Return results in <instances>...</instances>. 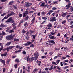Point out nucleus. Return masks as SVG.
Listing matches in <instances>:
<instances>
[{
  "mask_svg": "<svg viewBox=\"0 0 73 73\" xmlns=\"http://www.w3.org/2000/svg\"><path fill=\"white\" fill-rule=\"evenodd\" d=\"M66 3L68 2L69 3L67 5H66L65 6V8L66 9H69L70 8V5H71V3H70V0H64Z\"/></svg>",
  "mask_w": 73,
  "mask_h": 73,
  "instance_id": "obj_1",
  "label": "nucleus"
},
{
  "mask_svg": "<svg viewBox=\"0 0 73 73\" xmlns=\"http://www.w3.org/2000/svg\"><path fill=\"white\" fill-rule=\"evenodd\" d=\"M34 55L35 57V59L34 61H37V58H38V57L39 56V54H38V52L35 53L34 54Z\"/></svg>",
  "mask_w": 73,
  "mask_h": 73,
  "instance_id": "obj_2",
  "label": "nucleus"
},
{
  "mask_svg": "<svg viewBox=\"0 0 73 73\" xmlns=\"http://www.w3.org/2000/svg\"><path fill=\"white\" fill-rule=\"evenodd\" d=\"M6 39L7 40H12V35L11 34L10 35H8L6 37Z\"/></svg>",
  "mask_w": 73,
  "mask_h": 73,
  "instance_id": "obj_3",
  "label": "nucleus"
},
{
  "mask_svg": "<svg viewBox=\"0 0 73 73\" xmlns=\"http://www.w3.org/2000/svg\"><path fill=\"white\" fill-rule=\"evenodd\" d=\"M57 19H56L55 17H52L50 18V21H52V22H53L54 21H56Z\"/></svg>",
  "mask_w": 73,
  "mask_h": 73,
  "instance_id": "obj_4",
  "label": "nucleus"
},
{
  "mask_svg": "<svg viewBox=\"0 0 73 73\" xmlns=\"http://www.w3.org/2000/svg\"><path fill=\"white\" fill-rule=\"evenodd\" d=\"M32 5V3L28 2H27V3H26L25 5V7H29V6Z\"/></svg>",
  "mask_w": 73,
  "mask_h": 73,
  "instance_id": "obj_5",
  "label": "nucleus"
},
{
  "mask_svg": "<svg viewBox=\"0 0 73 73\" xmlns=\"http://www.w3.org/2000/svg\"><path fill=\"white\" fill-rule=\"evenodd\" d=\"M36 58L35 57H31L30 58V60L29 61V62H31L32 61H33L34 60H35Z\"/></svg>",
  "mask_w": 73,
  "mask_h": 73,
  "instance_id": "obj_6",
  "label": "nucleus"
},
{
  "mask_svg": "<svg viewBox=\"0 0 73 73\" xmlns=\"http://www.w3.org/2000/svg\"><path fill=\"white\" fill-rule=\"evenodd\" d=\"M12 20V17L9 18L8 20L6 21L7 23H10Z\"/></svg>",
  "mask_w": 73,
  "mask_h": 73,
  "instance_id": "obj_7",
  "label": "nucleus"
},
{
  "mask_svg": "<svg viewBox=\"0 0 73 73\" xmlns=\"http://www.w3.org/2000/svg\"><path fill=\"white\" fill-rule=\"evenodd\" d=\"M47 27H48V29H50V28L52 27V24L51 23H49L47 25Z\"/></svg>",
  "mask_w": 73,
  "mask_h": 73,
  "instance_id": "obj_8",
  "label": "nucleus"
},
{
  "mask_svg": "<svg viewBox=\"0 0 73 73\" xmlns=\"http://www.w3.org/2000/svg\"><path fill=\"white\" fill-rule=\"evenodd\" d=\"M28 12L27 11H26L23 13V17H26V15H28Z\"/></svg>",
  "mask_w": 73,
  "mask_h": 73,
  "instance_id": "obj_9",
  "label": "nucleus"
},
{
  "mask_svg": "<svg viewBox=\"0 0 73 73\" xmlns=\"http://www.w3.org/2000/svg\"><path fill=\"white\" fill-rule=\"evenodd\" d=\"M47 42H50V43H53L52 45H54V44H56V42L53 40H49L47 41Z\"/></svg>",
  "mask_w": 73,
  "mask_h": 73,
  "instance_id": "obj_10",
  "label": "nucleus"
},
{
  "mask_svg": "<svg viewBox=\"0 0 73 73\" xmlns=\"http://www.w3.org/2000/svg\"><path fill=\"white\" fill-rule=\"evenodd\" d=\"M53 12V10H49L48 11V12L47 14V16H48V15H50L51 14V13H52V12Z\"/></svg>",
  "mask_w": 73,
  "mask_h": 73,
  "instance_id": "obj_11",
  "label": "nucleus"
},
{
  "mask_svg": "<svg viewBox=\"0 0 73 73\" xmlns=\"http://www.w3.org/2000/svg\"><path fill=\"white\" fill-rule=\"evenodd\" d=\"M35 17H34V18L31 20V22L30 24L31 25H32V24H33V23H35Z\"/></svg>",
  "mask_w": 73,
  "mask_h": 73,
  "instance_id": "obj_12",
  "label": "nucleus"
},
{
  "mask_svg": "<svg viewBox=\"0 0 73 73\" xmlns=\"http://www.w3.org/2000/svg\"><path fill=\"white\" fill-rule=\"evenodd\" d=\"M7 52H5V53L1 54V56L2 57H6L7 56Z\"/></svg>",
  "mask_w": 73,
  "mask_h": 73,
  "instance_id": "obj_13",
  "label": "nucleus"
},
{
  "mask_svg": "<svg viewBox=\"0 0 73 73\" xmlns=\"http://www.w3.org/2000/svg\"><path fill=\"white\" fill-rule=\"evenodd\" d=\"M7 26L6 25H4L3 23H1V27L2 28H4V27H6Z\"/></svg>",
  "mask_w": 73,
  "mask_h": 73,
  "instance_id": "obj_14",
  "label": "nucleus"
},
{
  "mask_svg": "<svg viewBox=\"0 0 73 73\" xmlns=\"http://www.w3.org/2000/svg\"><path fill=\"white\" fill-rule=\"evenodd\" d=\"M13 4H15V2L14 1H10L9 3V5H12Z\"/></svg>",
  "mask_w": 73,
  "mask_h": 73,
  "instance_id": "obj_15",
  "label": "nucleus"
},
{
  "mask_svg": "<svg viewBox=\"0 0 73 73\" xmlns=\"http://www.w3.org/2000/svg\"><path fill=\"white\" fill-rule=\"evenodd\" d=\"M0 60L1 62L3 64H5V60H3L1 58L0 59Z\"/></svg>",
  "mask_w": 73,
  "mask_h": 73,
  "instance_id": "obj_16",
  "label": "nucleus"
},
{
  "mask_svg": "<svg viewBox=\"0 0 73 73\" xmlns=\"http://www.w3.org/2000/svg\"><path fill=\"white\" fill-rule=\"evenodd\" d=\"M25 18H24V20H25V21H27V20H28V19L29 18V17L28 16V15H27V17H25Z\"/></svg>",
  "mask_w": 73,
  "mask_h": 73,
  "instance_id": "obj_17",
  "label": "nucleus"
},
{
  "mask_svg": "<svg viewBox=\"0 0 73 73\" xmlns=\"http://www.w3.org/2000/svg\"><path fill=\"white\" fill-rule=\"evenodd\" d=\"M70 12H72L73 11V7L72 6H70Z\"/></svg>",
  "mask_w": 73,
  "mask_h": 73,
  "instance_id": "obj_18",
  "label": "nucleus"
},
{
  "mask_svg": "<svg viewBox=\"0 0 73 73\" xmlns=\"http://www.w3.org/2000/svg\"><path fill=\"white\" fill-rule=\"evenodd\" d=\"M29 36L28 35H26L25 36V39L27 40H28L29 39Z\"/></svg>",
  "mask_w": 73,
  "mask_h": 73,
  "instance_id": "obj_19",
  "label": "nucleus"
},
{
  "mask_svg": "<svg viewBox=\"0 0 73 73\" xmlns=\"http://www.w3.org/2000/svg\"><path fill=\"white\" fill-rule=\"evenodd\" d=\"M16 24V23H14L12 24V25L13 26V29H16V26H15Z\"/></svg>",
  "mask_w": 73,
  "mask_h": 73,
  "instance_id": "obj_20",
  "label": "nucleus"
},
{
  "mask_svg": "<svg viewBox=\"0 0 73 73\" xmlns=\"http://www.w3.org/2000/svg\"><path fill=\"white\" fill-rule=\"evenodd\" d=\"M10 15H11V16H13V15H15L16 14L15 13V12L13 11H11L10 13Z\"/></svg>",
  "mask_w": 73,
  "mask_h": 73,
  "instance_id": "obj_21",
  "label": "nucleus"
},
{
  "mask_svg": "<svg viewBox=\"0 0 73 73\" xmlns=\"http://www.w3.org/2000/svg\"><path fill=\"white\" fill-rule=\"evenodd\" d=\"M12 42H8L6 44V45L7 46H8L9 45H11V44Z\"/></svg>",
  "mask_w": 73,
  "mask_h": 73,
  "instance_id": "obj_22",
  "label": "nucleus"
},
{
  "mask_svg": "<svg viewBox=\"0 0 73 73\" xmlns=\"http://www.w3.org/2000/svg\"><path fill=\"white\" fill-rule=\"evenodd\" d=\"M15 46H10L9 47V48L10 50L12 49L13 48H15Z\"/></svg>",
  "mask_w": 73,
  "mask_h": 73,
  "instance_id": "obj_23",
  "label": "nucleus"
},
{
  "mask_svg": "<svg viewBox=\"0 0 73 73\" xmlns=\"http://www.w3.org/2000/svg\"><path fill=\"white\" fill-rule=\"evenodd\" d=\"M36 63L38 64H41V61H38V60L36 61Z\"/></svg>",
  "mask_w": 73,
  "mask_h": 73,
  "instance_id": "obj_24",
  "label": "nucleus"
},
{
  "mask_svg": "<svg viewBox=\"0 0 73 73\" xmlns=\"http://www.w3.org/2000/svg\"><path fill=\"white\" fill-rule=\"evenodd\" d=\"M56 38V37H54V36H52L50 38V39H51V40H53V39H55V38Z\"/></svg>",
  "mask_w": 73,
  "mask_h": 73,
  "instance_id": "obj_25",
  "label": "nucleus"
},
{
  "mask_svg": "<svg viewBox=\"0 0 73 73\" xmlns=\"http://www.w3.org/2000/svg\"><path fill=\"white\" fill-rule=\"evenodd\" d=\"M21 33H26V31H25V29H23L21 32Z\"/></svg>",
  "mask_w": 73,
  "mask_h": 73,
  "instance_id": "obj_26",
  "label": "nucleus"
},
{
  "mask_svg": "<svg viewBox=\"0 0 73 73\" xmlns=\"http://www.w3.org/2000/svg\"><path fill=\"white\" fill-rule=\"evenodd\" d=\"M66 15V12L62 14V17H65Z\"/></svg>",
  "mask_w": 73,
  "mask_h": 73,
  "instance_id": "obj_27",
  "label": "nucleus"
},
{
  "mask_svg": "<svg viewBox=\"0 0 73 73\" xmlns=\"http://www.w3.org/2000/svg\"><path fill=\"white\" fill-rule=\"evenodd\" d=\"M28 22H26L25 23L24 26H28Z\"/></svg>",
  "mask_w": 73,
  "mask_h": 73,
  "instance_id": "obj_28",
  "label": "nucleus"
},
{
  "mask_svg": "<svg viewBox=\"0 0 73 73\" xmlns=\"http://www.w3.org/2000/svg\"><path fill=\"white\" fill-rule=\"evenodd\" d=\"M15 61L16 62H17L18 63H19V62H20V60H19V59H15Z\"/></svg>",
  "mask_w": 73,
  "mask_h": 73,
  "instance_id": "obj_29",
  "label": "nucleus"
},
{
  "mask_svg": "<svg viewBox=\"0 0 73 73\" xmlns=\"http://www.w3.org/2000/svg\"><path fill=\"white\" fill-rule=\"evenodd\" d=\"M31 36L32 37H33V39H34V40H35V38H36V36L33 35H32Z\"/></svg>",
  "mask_w": 73,
  "mask_h": 73,
  "instance_id": "obj_30",
  "label": "nucleus"
},
{
  "mask_svg": "<svg viewBox=\"0 0 73 73\" xmlns=\"http://www.w3.org/2000/svg\"><path fill=\"white\" fill-rule=\"evenodd\" d=\"M21 52V50H19L18 51H15L14 52V53H19V52Z\"/></svg>",
  "mask_w": 73,
  "mask_h": 73,
  "instance_id": "obj_31",
  "label": "nucleus"
},
{
  "mask_svg": "<svg viewBox=\"0 0 73 73\" xmlns=\"http://www.w3.org/2000/svg\"><path fill=\"white\" fill-rule=\"evenodd\" d=\"M45 4V2H43L42 3V4L41 5H40V7H44V5Z\"/></svg>",
  "mask_w": 73,
  "mask_h": 73,
  "instance_id": "obj_32",
  "label": "nucleus"
},
{
  "mask_svg": "<svg viewBox=\"0 0 73 73\" xmlns=\"http://www.w3.org/2000/svg\"><path fill=\"white\" fill-rule=\"evenodd\" d=\"M3 45H2V46L1 47V48H0V52H1V51L3 50Z\"/></svg>",
  "mask_w": 73,
  "mask_h": 73,
  "instance_id": "obj_33",
  "label": "nucleus"
},
{
  "mask_svg": "<svg viewBox=\"0 0 73 73\" xmlns=\"http://www.w3.org/2000/svg\"><path fill=\"white\" fill-rule=\"evenodd\" d=\"M42 19L44 20H47V17H42Z\"/></svg>",
  "mask_w": 73,
  "mask_h": 73,
  "instance_id": "obj_34",
  "label": "nucleus"
},
{
  "mask_svg": "<svg viewBox=\"0 0 73 73\" xmlns=\"http://www.w3.org/2000/svg\"><path fill=\"white\" fill-rule=\"evenodd\" d=\"M68 61V60H65V61H64L63 62V64H67V63H65V62H67Z\"/></svg>",
  "mask_w": 73,
  "mask_h": 73,
  "instance_id": "obj_35",
  "label": "nucleus"
},
{
  "mask_svg": "<svg viewBox=\"0 0 73 73\" xmlns=\"http://www.w3.org/2000/svg\"><path fill=\"white\" fill-rule=\"evenodd\" d=\"M30 60H31V58H29V56H28L27 57V61L28 62V61L29 62L30 61Z\"/></svg>",
  "mask_w": 73,
  "mask_h": 73,
  "instance_id": "obj_36",
  "label": "nucleus"
},
{
  "mask_svg": "<svg viewBox=\"0 0 73 73\" xmlns=\"http://www.w3.org/2000/svg\"><path fill=\"white\" fill-rule=\"evenodd\" d=\"M32 42H30L29 41L27 42V44L28 45H31V44H32Z\"/></svg>",
  "mask_w": 73,
  "mask_h": 73,
  "instance_id": "obj_37",
  "label": "nucleus"
},
{
  "mask_svg": "<svg viewBox=\"0 0 73 73\" xmlns=\"http://www.w3.org/2000/svg\"><path fill=\"white\" fill-rule=\"evenodd\" d=\"M66 21L65 20H64L62 22V24H66Z\"/></svg>",
  "mask_w": 73,
  "mask_h": 73,
  "instance_id": "obj_38",
  "label": "nucleus"
},
{
  "mask_svg": "<svg viewBox=\"0 0 73 73\" xmlns=\"http://www.w3.org/2000/svg\"><path fill=\"white\" fill-rule=\"evenodd\" d=\"M54 25H55V26H57V25L58 24V23H57V22L56 21L54 22Z\"/></svg>",
  "mask_w": 73,
  "mask_h": 73,
  "instance_id": "obj_39",
  "label": "nucleus"
},
{
  "mask_svg": "<svg viewBox=\"0 0 73 73\" xmlns=\"http://www.w3.org/2000/svg\"><path fill=\"white\" fill-rule=\"evenodd\" d=\"M14 41H20V40H19V39H14Z\"/></svg>",
  "mask_w": 73,
  "mask_h": 73,
  "instance_id": "obj_40",
  "label": "nucleus"
},
{
  "mask_svg": "<svg viewBox=\"0 0 73 73\" xmlns=\"http://www.w3.org/2000/svg\"><path fill=\"white\" fill-rule=\"evenodd\" d=\"M34 32L33 30H30V33L31 34V33H34Z\"/></svg>",
  "mask_w": 73,
  "mask_h": 73,
  "instance_id": "obj_41",
  "label": "nucleus"
},
{
  "mask_svg": "<svg viewBox=\"0 0 73 73\" xmlns=\"http://www.w3.org/2000/svg\"><path fill=\"white\" fill-rule=\"evenodd\" d=\"M46 56H41V58H42V59H44V58H46Z\"/></svg>",
  "mask_w": 73,
  "mask_h": 73,
  "instance_id": "obj_42",
  "label": "nucleus"
},
{
  "mask_svg": "<svg viewBox=\"0 0 73 73\" xmlns=\"http://www.w3.org/2000/svg\"><path fill=\"white\" fill-rule=\"evenodd\" d=\"M30 47H31V48H33L35 47V46L33 44H32L30 46Z\"/></svg>",
  "mask_w": 73,
  "mask_h": 73,
  "instance_id": "obj_43",
  "label": "nucleus"
},
{
  "mask_svg": "<svg viewBox=\"0 0 73 73\" xmlns=\"http://www.w3.org/2000/svg\"><path fill=\"white\" fill-rule=\"evenodd\" d=\"M60 60H58L56 62V64H58L59 62H60Z\"/></svg>",
  "mask_w": 73,
  "mask_h": 73,
  "instance_id": "obj_44",
  "label": "nucleus"
},
{
  "mask_svg": "<svg viewBox=\"0 0 73 73\" xmlns=\"http://www.w3.org/2000/svg\"><path fill=\"white\" fill-rule=\"evenodd\" d=\"M6 50L7 52H9V47H8L6 48Z\"/></svg>",
  "mask_w": 73,
  "mask_h": 73,
  "instance_id": "obj_45",
  "label": "nucleus"
},
{
  "mask_svg": "<svg viewBox=\"0 0 73 73\" xmlns=\"http://www.w3.org/2000/svg\"><path fill=\"white\" fill-rule=\"evenodd\" d=\"M33 72H38V69H37V68H35L34 69Z\"/></svg>",
  "mask_w": 73,
  "mask_h": 73,
  "instance_id": "obj_46",
  "label": "nucleus"
},
{
  "mask_svg": "<svg viewBox=\"0 0 73 73\" xmlns=\"http://www.w3.org/2000/svg\"><path fill=\"white\" fill-rule=\"evenodd\" d=\"M10 31H9V33H12V32H14V31L13 30H10Z\"/></svg>",
  "mask_w": 73,
  "mask_h": 73,
  "instance_id": "obj_47",
  "label": "nucleus"
},
{
  "mask_svg": "<svg viewBox=\"0 0 73 73\" xmlns=\"http://www.w3.org/2000/svg\"><path fill=\"white\" fill-rule=\"evenodd\" d=\"M24 20L23 19H22V20L21 21L20 23L21 24L24 22Z\"/></svg>",
  "mask_w": 73,
  "mask_h": 73,
  "instance_id": "obj_48",
  "label": "nucleus"
},
{
  "mask_svg": "<svg viewBox=\"0 0 73 73\" xmlns=\"http://www.w3.org/2000/svg\"><path fill=\"white\" fill-rule=\"evenodd\" d=\"M11 61V59H9L7 61V64H9V62Z\"/></svg>",
  "mask_w": 73,
  "mask_h": 73,
  "instance_id": "obj_49",
  "label": "nucleus"
},
{
  "mask_svg": "<svg viewBox=\"0 0 73 73\" xmlns=\"http://www.w3.org/2000/svg\"><path fill=\"white\" fill-rule=\"evenodd\" d=\"M21 26V24L20 23H19V25L18 26V28H20Z\"/></svg>",
  "mask_w": 73,
  "mask_h": 73,
  "instance_id": "obj_50",
  "label": "nucleus"
},
{
  "mask_svg": "<svg viewBox=\"0 0 73 73\" xmlns=\"http://www.w3.org/2000/svg\"><path fill=\"white\" fill-rule=\"evenodd\" d=\"M23 53L24 54H25V55L26 54H27V53H26V52L25 51H24L23 52Z\"/></svg>",
  "mask_w": 73,
  "mask_h": 73,
  "instance_id": "obj_51",
  "label": "nucleus"
},
{
  "mask_svg": "<svg viewBox=\"0 0 73 73\" xmlns=\"http://www.w3.org/2000/svg\"><path fill=\"white\" fill-rule=\"evenodd\" d=\"M53 68V66H51L50 67V69H49V70H52Z\"/></svg>",
  "mask_w": 73,
  "mask_h": 73,
  "instance_id": "obj_52",
  "label": "nucleus"
},
{
  "mask_svg": "<svg viewBox=\"0 0 73 73\" xmlns=\"http://www.w3.org/2000/svg\"><path fill=\"white\" fill-rule=\"evenodd\" d=\"M9 28H8L6 30V32H9Z\"/></svg>",
  "mask_w": 73,
  "mask_h": 73,
  "instance_id": "obj_53",
  "label": "nucleus"
},
{
  "mask_svg": "<svg viewBox=\"0 0 73 73\" xmlns=\"http://www.w3.org/2000/svg\"><path fill=\"white\" fill-rule=\"evenodd\" d=\"M11 14H8L7 15V16L8 17H9L10 16H11Z\"/></svg>",
  "mask_w": 73,
  "mask_h": 73,
  "instance_id": "obj_54",
  "label": "nucleus"
},
{
  "mask_svg": "<svg viewBox=\"0 0 73 73\" xmlns=\"http://www.w3.org/2000/svg\"><path fill=\"white\" fill-rule=\"evenodd\" d=\"M2 35H3V36L5 35V33L4 31H2Z\"/></svg>",
  "mask_w": 73,
  "mask_h": 73,
  "instance_id": "obj_55",
  "label": "nucleus"
},
{
  "mask_svg": "<svg viewBox=\"0 0 73 73\" xmlns=\"http://www.w3.org/2000/svg\"><path fill=\"white\" fill-rule=\"evenodd\" d=\"M19 17H22V14H19Z\"/></svg>",
  "mask_w": 73,
  "mask_h": 73,
  "instance_id": "obj_56",
  "label": "nucleus"
},
{
  "mask_svg": "<svg viewBox=\"0 0 73 73\" xmlns=\"http://www.w3.org/2000/svg\"><path fill=\"white\" fill-rule=\"evenodd\" d=\"M7 0H1V2H5V1H7Z\"/></svg>",
  "mask_w": 73,
  "mask_h": 73,
  "instance_id": "obj_57",
  "label": "nucleus"
},
{
  "mask_svg": "<svg viewBox=\"0 0 73 73\" xmlns=\"http://www.w3.org/2000/svg\"><path fill=\"white\" fill-rule=\"evenodd\" d=\"M56 68H57L58 69V70H61V68H60L58 66H56Z\"/></svg>",
  "mask_w": 73,
  "mask_h": 73,
  "instance_id": "obj_58",
  "label": "nucleus"
},
{
  "mask_svg": "<svg viewBox=\"0 0 73 73\" xmlns=\"http://www.w3.org/2000/svg\"><path fill=\"white\" fill-rule=\"evenodd\" d=\"M52 11H54V10H56V8L54 7L52 8Z\"/></svg>",
  "mask_w": 73,
  "mask_h": 73,
  "instance_id": "obj_59",
  "label": "nucleus"
},
{
  "mask_svg": "<svg viewBox=\"0 0 73 73\" xmlns=\"http://www.w3.org/2000/svg\"><path fill=\"white\" fill-rule=\"evenodd\" d=\"M20 47V46L17 45L16 46V48H17V49H18V48H19Z\"/></svg>",
  "mask_w": 73,
  "mask_h": 73,
  "instance_id": "obj_60",
  "label": "nucleus"
},
{
  "mask_svg": "<svg viewBox=\"0 0 73 73\" xmlns=\"http://www.w3.org/2000/svg\"><path fill=\"white\" fill-rule=\"evenodd\" d=\"M53 52H50L49 53V54H50V56H52V54H53Z\"/></svg>",
  "mask_w": 73,
  "mask_h": 73,
  "instance_id": "obj_61",
  "label": "nucleus"
},
{
  "mask_svg": "<svg viewBox=\"0 0 73 73\" xmlns=\"http://www.w3.org/2000/svg\"><path fill=\"white\" fill-rule=\"evenodd\" d=\"M7 14V13H3V14H1V16H5V15H6V14Z\"/></svg>",
  "mask_w": 73,
  "mask_h": 73,
  "instance_id": "obj_62",
  "label": "nucleus"
},
{
  "mask_svg": "<svg viewBox=\"0 0 73 73\" xmlns=\"http://www.w3.org/2000/svg\"><path fill=\"white\" fill-rule=\"evenodd\" d=\"M37 15L38 16H40V15H41V12H39L38 14Z\"/></svg>",
  "mask_w": 73,
  "mask_h": 73,
  "instance_id": "obj_63",
  "label": "nucleus"
},
{
  "mask_svg": "<svg viewBox=\"0 0 73 73\" xmlns=\"http://www.w3.org/2000/svg\"><path fill=\"white\" fill-rule=\"evenodd\" d=\"M41 14L42 15H45V12H41Z\"/></svg>",
  "mask_w": 73,
  "mask_h": 73,
  "instance_id": "obj_64",
  "label": "nucleus"
}]
</instances>
